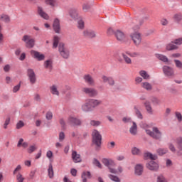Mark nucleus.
Masks as SVG:
<instances>
[{"label":"nucleus","instance_id":"51","mask_svg":"<svg viewBox=\"0 0 182 182\" xmlns=\"http://www.w3.org/2000/svg\"><path fill=\"white\" fill-rule=\"evenodd\" d=\"M77 28L79 29H83L85 28V21L83 20H79L77 21Z\"/></svg>","mask_w":182,"mask_h":182},{"label":"nucleus","instance_id":"14","mask_svg":"<svg viewBox=\"0 0 182 182\" xmlns=\"http://www.w3.org/2000/svg\"><path fill=\"white\" fill-rule=\"evenodd\" d=\"M81 110L85 112H92V107H90L89 99L85 100V102L81 105Z\"/></svg>","mask_w":182,"mask_h":182},{"label":"nucleus","instance_id":"24","mask_svg":"<svg viewBox=\"0 0 182 182\" xmlns=\"http://www.w3.org/2000/svg\"><path fill=\"white\" fill-rule=\"evenodd\" d=\"M129 133L132 136H136L137 134V124H136V122H132V125L129 128Z\"/></svg>","mask_w":182,"mask_h":182},{"label":"nucleus","instance_id":"3","mask_svg":"<svg viewBox=\"0 0 182 182\" xmlns=\"http://www.w3.org/2000/svg\"><path fill=\"white\" fill-rule=\"evenodd\" d=\"M146 134L155 140H160L163 136V133L157 127H153L152 131L146 129Z\"/></svg>","mask_w":182,"mask_h":182},{"label":"nucleus","instance_id":"36","mask_svg":"<svg viewBox=\"0 0 182 182\" xmlns=\"http://www.w3.org/2000/svg\"><path fill=\"white\" fill-rule=\"evenodd\" d=\"M156 59H159V60H161L162 62H168V58L164 55L161 54H156L155 55Z\"/></svg>","mask_w":182,"mask_h":182},{"label":"nucleus","instance_id":"53","mask_svg":"<svg viewBox=\"0 0 182 182\" xmlns=\"http://www.w3.org/2000/svg\"><path fill=\"white\" fill-rule=\"evenodd\" d=\"M140 127L142 128V129H144V130L146 131V133H147V130H150L149 129H150V125L146 124V123H141L140 124Z\"/></svg>","mask_w":182,"mask_h":182},{"label":"nucleus","instance_id":"58","mask_svg":"<svg viewBox=\"0 0 182 182\" xmlns=\"http://www.w3.org/2000/svg\"><path fill=\"white\" fill-rule=\"evenodd\" d=\"M172 43H174L175 45H182V38H179L177 39H175Z\"/></svg>","mask_w":182,"mask_h":182},{"label":"nucleus","instance_id":"31","mask_svg":"<svg viewBox=\"0 0 182 182\" xmlns=\"http://www.w3.org/2000/svg\"><path fill=\"white\" fill-rule=\"evenodd\" d=\"M144 159H146V160L149 159H150L151 160H157L156 155H154L150 152H146L144 154Z\"/></svg>","mask_w":182,"mask_h":182},{"label":"nucleus","instance_id":"2","mask_svg":"<svg viewBox=\"0 0 182 182\" xmlns=\"http://www.w3.org/2000/svg\"><path fill=\"white\" fill-rule=\"evenodd\" d=\"M58 52L60 53V56L63 58V59H69V56H70V51L69 48L65 43H60L58 45Z\"/></svg>","mask_w":182,"mask_h":182},{"label":"nucleus","instance_id":"38","mask_svg":"<svg viewBox=\"0 0 182 182\" xmlns=\"http://www.w3.org/2000/svg\"><path fill=\"white\" fill-rule=\"evenodd\" d=\"M134 109L135 110V114L138 117V119L143 120V114H141L140 110H139V107L137 106H135Z\"/></svg>","mask_w":182,"mask_h":182},{"label":"nucleus","instance_id":"28","mask_svg":"<svg viewBox=\"0 0 182 182\" xmlns=\"http://www.w3.org/2000/svg\"><path fill=\"white\" fill-rule=\"evenodd\" d=\"M135 174L136 176H141L143 174V165L137 164L135 166Z\"/></svg>","mask_w":182,"mask_h":182},{"label":"nucleus","instance_id":"22","mask_svg":"<svg viewBox=\"0 0 182 182\" xmlns=\"http://www.w3.org/2000/svg\"><path fill=\"white\" fill-rule=\"evenodd\" d=\"M50 92L51 95L53 96H58L59 97L60 95V92H59V90L58 89V87L55 85L50 87Z\"/></svg>","mask_w":182,"mask_h":182},{"label":"nucleus","instance_id":"16","mask_svg":"<svg viewBox=\"0 0 182 182\" xmlns=\"http://www.w3.org/2000/svg\"><path fill=\"white\" fill-rule=\"evenodd\" d=\"M46 5H48L52 9H55V8H58L59 6V1L58 0H44Z\"/></svg>","mask_w":182,"mask_h":182},{"label":"nucleus","instance_id":"7","mask_svg":"<svg viewBox=\"0 0 182 182\" xmlns=\"http://www.w3.org/2000/svg\"><path fill=\"white\" fill-rule=\"evenodd\" d=\"M82 92L90 97H96L99 94L96 89L92 87H84Z\"/></svg>","mask_w":182,"mask_h":182},{"label":"nucleus","instance_id":"9","mask_svg":"<svg viewBox=\"0 0 182 182\" xmlns=\"http://www.w3.org/2000/svg\"><path fill=\"white\" fill-rule=\"evenodd\" d=\"M101 79L103 83H107L109 86L113 87L114 86V85H116V82L114 81V79L112 77L102 75Z\"/></svg>","mask_w":182,"mask_h":182},{"label":"nucleus","instance_id":"4","mask_svg":"<svg viewBox=\"0 0 182 182\" xmlns=\"http://www.w3.org/2000/svg\"><path fill=\"white\" fill-rule=\"evenodd\" d=\"M21 170H22V166L21 165H18L16 168L13 171L14 176H16V182H23L25 181V177L22 173H21Z\"/></svg>","mask_w":182,"mask_h":182},{"label":"nucleus","instance_id":"37","mask_svg":"<svg viewBox=\"0 0 182 182\" xmlns=\"http://www.w3.org/2000/svg\"><path fill=\"white\" fill-rule=\"evenodd\" d=\"M177 49H178V46L174 45L173 43L166 45L167 50H177Z\"/></svg>","mask_w":182,"mask_h":182},{"label":"nucleus","instance_id":"64","mask_svg":"<svg viewBox=\"0 0 182 182\" xmlns=\"http://www.w3.org/2000/svg\"><path fill=\"white\" fill-rule=\"evenodd\" d=\"M173 18L176 22H180V20L182 19L181 14H175Z\"/></svg>","mask_w":182,"mask_h":182},{"label":"nucleus","instance_id":"45","mask_svg":"<svg viewBox=\"0 0 182 182\" xmlns=\"http://www.w3.org/2000/svg\"><path fill=\"white\" fill-rule=\"evenodd\" d=\"M177 149L182 151V137H179L176 139Z\"/></svg>","mask_w":182,"mask_h":182},{"label":"nucleus","instance_id":"5","mask_svg":"<svg viewBox=\"0 0 182 182\" xmlns=\"http://www.w3.org/2000/svg\"><path fill=\"white\" fill-rule=\"evenodd\" d=\"M130 38L136 46H139L141 43V33H139V31L132 33Z\"/></svg>","mask_w":182,"mask_h":182},{"label":"nucleus","instance_id":"55","mask_svg":"<svg viewBox=\"0 0 182 182\" xmlns=\"http://www.w3.org/2000/svg\"><path fill=\"white\" fill-rule=\"evenodd\" d=\"M151 102L154 103V105H160V100L157 99V97H152L151 98Z\"/></svg>","mask_w":182,"mask_h":182},{"label":"nucleus","instance_id":"35","mask_svg":"<svg viewBox=\"0 0 182 182\" xmlns=\"http://www.w3.org/2000/svg\"><path fill=\"white\" fill-rule=\"evenodd\" d=\"M157 154L159 156H164V154H167L168 153V149L167 148H159L156 151Z\"/></svg>","mask_w":182,"mask_h":182},{"label":"nucleus","instance_id":"60","mask_svg":"<svg viewBox=\"0 0 182 182\" xmlns=\"http://www.w3.org/2000/svg\"><path fill=\"white\" fill-rule=\"evenodd\" d=\"M58 139L59 141H63L65 140V133L63 132H60Z\"/></svg>","mask_w":182,"mask_h":182},{"label":"nucleus","instance_id":"17","mask_svg":"<svg viewBox=\"0 0 182 182\" xmlns=\"http://www.w3.org/2000/svg\"><path fill=\"white\" fill-rule=\"evenodd\" d=\"M53 28L55 33H60V21L59 18H55L53 23Z\"/></svg>","mask_w":182,"mask_h":182},{"label":"nucleus","instance_id":"6","mask_svg":"<svg viewBox=\"0 0 182 182\" xmlns=\"http://www.w3.org/2000/svg\"><path fill=\"white\" fill-rule=\"evenodd\" d=\"M22 41L23 42H25L26 48H28L29 49L35 46V39L32 38L31 36L25 35L22 38Z\"/></svg>","mask_w":182,"mask_h":182},{"label":"nucleus","instance_id":"42","mask_svg":"<svg viewBox=\"0 0 182 182\" xmlns=\"http://www.w3.org/2000/svg\"><path fill=\"white\" fill-rule=\"evenodd\" d=\"M44 67L46 69H49V70H52V60H47L44 63Z\"/></svg>","mask_w":182,"mask_h":182},{"label":"nucleus","instance_id":"49","mask_svg":"<svg viewBox=\"0 0 182 182\" xmlns=\"http://www.w3.org/2000/svg\"><path fill=\"white\" fill-rule=\"evenodd\" d=\"M175 117H176L178 122L179 123H181V122H182V114L180 113V112H175Z\"/></svg>","mask_w":182,"mask_h":182},{"label":"nucleus","instance_id":"48","mask_svg":"<svg viewBox=\"0 0 182 182\" xmlns=\"http://www.w3.org/2000/svg\"><path fill=\"white\" fill-rule=\"evenodd\" d=\"M9 123H11V117H8L7 118H6L4 124L3 125L4 129L6 130V129H8V125L9 124Z\"/></svg>","mask_w":182,"mask_h":182},{"label":"nucleus","instance_id":"18","mask_svg":"<svg viewBox=\"0 0 182 182\" xmlns=\"http://www.w3.org/2000/svg\"><path fill=\"white\" fill-rule=\"evenodd\" d=\"M85 83H87L90 86H95V80L90 75H85L83 77Z\"/></svg>","mask_w":182,"mask_h":182},{"label":"nucleus","instance_id":"15","mask_svg":"<svg viewBox=\"0 0 182 182\" xmlns=\"http://www.w3.org/2000/svg\"><path fill=\"white\" fill-rule=\"evenodd\" d=\"M88 102H90L91 110H93V109H95V107H97V106H100V105H102V101L99 100L88 99Z\"/></svg>","mask_w":182,"mask_h":182},{"label":"nucleus","instance_id":"21","mask_svg":"<svg viewBox=\"0 0 182 182\" xmlns=\"http://www.w3.org/2000/svg\"><path fill=\"white\" fill-rule=\"evenodd\" d=\"M31 53L35 59H38V60H43L45 59V55L43 54H41V53L35 50H31Z\"/></svg>","mask_w":182,"mask_h":182},{"label":"nucleus","instance_id":"33","mask_svg":"<svg viewBox=\"0 0 182 182\" xmlns=\"http://www.w3.org/2000/svg\"><path fill=\"white\" fill-rule=\"evenodd\" d=\"M70 16L73 19H77V17L79 16V13L77 12V10L76 9H72L70 11Z\"/></svg>","mask_w":182,"mask_h":182},{"label":"nucleus","instance_id":"56","mask_svg":"<svg viewBox=\"0 0 182 182\" xmlns=\"http://www.w3.org/2000/svg\"><path fill=\"white\" fill-rule=\"evenodd\" d=\"M175 65L178 69H182V63L178 60H174Z\"/></svg>","mask_w":182,"mask_h":182},{"label":"nucleus","instance_id":"1","mask_svg":"<svg viewBox=\"0 0 182 182\" xmlns=\"http://www.w3.org/2000/svg\"><path fill=\"white\" fill-rule=\"evenodd\" d=\"M92 144L95 146L96 150H100L102 146V134L99 131L94 129L92 133Z\"/></svg>","mask_w":182,"mask_h":182},{"label":"nucleus","instance_id":"39","mask_svg":"<svg viewBox=\"0 0 182 182\" xmlns=\"http://www.w3.org/2000/svg\"><path fill=\"white\" fill-rule=\"evenodd\" d=\"M132 153L133 156H140L141 154V150L137 147H133L132 149Z\"/></svg>","mask_w":182,"mask_h":182},{"label":"nucleus","instance_id":"59","mask_svg":"<svg viewBox=\"0 0 182 182\" xmlns=\"http://www.w3.org/2000/svg\"><path fill=\"white\" fill-rule=\"evenodd\" d=\"M161 24L163 26H167V25H168V20H167L166 18H162L161 20Z\"/></svg>","mask_w":182,"mask_h":182},{"label":"nucleus","instance_id":"29","mask_svg":"<svg viewBox=\"0 0 182 182\" xmlns=\"http://www.w3.org/2000/svg\"><path fill=\"white\" fill-rule=\"evenodd\" d=\"M122 56L125 63H127V65H132V58L127 55V53H122Z\"/></svg>","mask_w":182,"mask_h":182},{"label":"nucleus","instance_id":"57","mask_svg":"<svg viewBox=\"0 0 182 182\" xmlns=\"http://www.w3.org/2000/svg\"><path fill=\"white\" fill-rule=\"evenodd\" d=\"M93 164L95 166H97V167H98L99 168H102V164H100V162L97 159H94Z\"/></svg>","mask_w":182,"mask_h":182},{"label":"nucleus","instance_id":"23","mask_svg":"<svg viewBox=\"0 0 182 182\" xmlns=\"http://www.w3.org/2000/svg\"><path fill=\"white\" fill-rule=\"evenodd\" d=\"M83 35L86 38H96V32L92 30H85L83 31Z\"/></svg>","mask_w":182,"mask_h":182},{"label":"nucleus","instance_id":"54","mask_svg":"<svg viewBox=\"0 0 182 182\" xmlns=\"http://www.w3.org/2000/svg\"><path fill=\"white\" fill-rule=\"evenodd\" d=\"M109 177L110 180H112V181L120 182V179L119 178V177H117L116 176L109 175Z\"/></svg>","mask_w":182,"mask_h":182},{"label":"nucleus","instance_id":"62","mask_svg":"<svg viewBox=\"0 0 182 182\" xmlns=\"http://www.w3.org/2000/svg\"><path fill=\"white\" fill-rule=\"evenodd\" d=\"M157 182H167V180H166V178L163 176H159L157 178Z\"/></svg>","mask_w":182,"mask_h":182},{"label":"nucleus","instance_id":"30","mask_svg":"<svg viewBox=\"0 0 182 182\" xmlns=\"http://www.w3.org/2000/svg\"><path fill=\"white\" fill-rule=\"evenodd\" d=\"M144 106L146 107V110L149 114H153V108L151 107V105H150V102L146 101L144 103Z\"/></svg>","mask_w":182,"mask_h":182},{"label":"nucleus","instance_id":"12","mask_svg":"<svg viewBox=\"0 0 182 182\" xmlns=\"http://www.w3.org/2000/svg\"><path fill=\"white\" fill-rule=\"evenodd\" d=\"M68 123L72 124V126H80L82 124V121L75 117H69L68 119Z\"/></svg>","mask_w":182,"mask_h":182},{"label":"nucleus","instance_id":"20","mask_svg":"<svg viewBox=\"0 0 182 182\" xmlns=\"http://www.w3.org/2000/svg\"><path fill=\"white\" fill-rule=\"evenodd\" d=\"M38 14L43 19H46V21L49 19V15L43 11V8L41 6H38Z\"/></svg>","mask_w":182,"mask_h":182},{"label":"nucleus","instance_id":"52","mask_svg":"<svg viewBox=\"0 0 182 182\" xmlns=\"http://www.w3.org/2000/svg\"><path fill=\"white\" fill-rule=\"evenodd\" d=\"M168 147L169 149V150L171 151H172V153H176V151H177V150L176 149V146H174V144L169 143L168 144Z\"/></svg>","mask_w":182,"mask_h":182},{"label":"nucleus","instance_id":"63","mask_svg":"<svg viewBox=\"0 0 182 182\" xmlns=\"http://www.w3.org/2000/svg\"><path fill=\"white\" fill-rule=\"evenodd\" d=\"M124 123H132V118L129 117H125L122 119Z\"/></svg>","mask_w":182,"mask_h":182},{"label":"nucleus","instance_id":"32","mask_svg":"<svg viewBox=\"0 0 182 182\" xmlns=\"http://www.w3.org/2000/svg\"><path fill=\"white\" fill-rule=\"evenodd\" d=\"M24 140L23 138H21L17 144V147H23V149H26L29 144L28 142H23Z\"/></svg>","mask_w":182,"mask_h":182},{"label":"nucleus","instance_id":"43","mask_svg":"<svg viewBox=\"0 0 182 182\" xmlns=\"http://www.w3.org/2000/svg\"><path fill=\"white\" fill-rule=\"evenodd\" d=\"M82 9L84 12H89L90 11V4L89 3H84L82 6Z\"/></svg>","mask_w":182,"mask_h":182},{"label":"nucleus","instance_id":"11","mask_svg":"<svg viewBox=\"0 0 182 182\" xmlns=\"http://www.w3.org/2000/svg\"><path fill=\"white\" fill-rule=\"evenodd\" d=\"M114 35L118 42H121L122 43H123V42H126V35H124V33L122 31L117 30L115 31Z\"/></svg>","mask_w":182,"mask_h":182},{"label":"nucleus","instance_id":"61","mask_svg":"<svg viewBox=\"0 0 182 182\" xmlns=\"http://www.w3.org/2000/svg\"><path fill=\"white\" fill-rule=\"evenodd\" d=\"M23 126H25V124L23 123V122L19 121L16 124V129H22V127H23Z\"/></svg>","mask_w":182,"mask_h":182},{"label":"nucleus","instance_id":"46","mask_svg":"<svg viewBox=\"0 0 182 182\" xmlns=\"http://www.w3.org/2000/svg\"><path fill=\"white\" fill-rule=\"evenodd\" d=\"M0 19H2V21H4V22H10L11 21V17H9V16H8L6 14H2L0 16Z\"/></svg>","mask_w":182,"mask_h":182},{"label":"nucleus","instance_id":"50","mask_svg":"<svg viewBox=\"0 0 182 182\" xmlns=\"http://www.w3.org/2000/svg\"><path fill=\"white\" fill-rule=\"evenodd\" d=\"M90 124L91 126H95V127H97V126H100L101 122L100 121L91 120Z\"/></svg>","mask_w":182,"mask_h":182},{"label":"nucleus","instance_id":"10","mask_svg":"<svg viewBox=\"0 0 182 182\" xmlns=\"http://www.w3.org/2000/svg\"><path fill=\"white\" fill-rule=\"evenodd\" d=\"M163 72H164L165 76H167L168 77H174V70L169 66H167V65L164 66Z\"/></svg>","mask_w":182,"mask_h":182},{"label":"nucleus","instance_id":"19","mask_svg":"<svg viewBox=\"0 0 182 182\" xmlns=\"http://www.w3.org/2000/svg\"><path fill=\"white\" fill-rule=\"evenodd\" d=\"M71 157L74 163H80L82 161V158L80 157V154H77L76 151H72Z\"/></svg>","mask_w":182,"mask_h":182},{"label":"nucleus","instance_id":"40","mask_svg":"<svg viewBox=\"0 0 182 182\" xmlns=\"http://www.w3.org/2000/svg\"><path fill=\"white\" fill-rule=\"evenodd\" d=\"M48 177L50 178H53V166H52V164H50L48 166Z\"/></svg>","mask_w":182,"mask_h":182},{"label":"nucleus","instance_id":"27","mask_svg":"<svg viewBox=\"0 0 182 182\" xmlns=\"http://www.w3.org/2000/svg\"><path fill=\"white\" fill-rule=\"evenodd\" d=\"M141 87L145 90L150 92V90H153V85H151L149 82H144L141 84Z\"/></svg>","mask_w":182,"mask_h":182},{"label":"nucleus","instance_id":"34","mask_svg":"<svg viewBox=\"0 0 182 182\" xmlns=\"http://www.w3.org/2000/svg\"><path fill=\"white\" fill-rule=\"evenodd\" d=\"M60 41V38L58 36H55L53 38V49H56L58 46H59V41Z\"/></svg>","mask_w":182,"mask_h":182},{"label":"nucleus","instance_id":"13","mask_svg":"<svg viewBox=\"0 0 182 182\" xmlns=\"http://www.w3.org/2000/svg\"><path fill=\"white\" fill-rule=\"evenodd\" d=\"M146 168L148 170H151V171H157L159 170V164H157L154 161H151L149 163L146 164Z\"/></svg>","mask_w":182,"mask_h":182},{"label":"nucleus","instance_id":"26","mask_svg":"<svg viewBox=\"0 0 182 182\" xmlns=\"http://www.w3.org/2000/svg\"><path fill=\"white\" fill-rule=\"evenodd\" d=\"M102 163L106 166L107 167L109 168V170H110V166H114V161L110 159H102Z\"/></svg>","mask_w":182,"mask_h":182},{"label":"nucleus","instance_id":"25","mask_svg":"<svg viewBox=\"0 0 182 182\" xmlns=\"http://www.w3.org/2000/svg\"><path fill=\"white\" fill-rule=\"evenodd\" d=\"M81 178L82 182H87V180L92 178V175L90 171H84L81 175Z\"/></svg>","mask_w":182,"mask_h":182},{"label":"nucleus","instance_id":"41","mask_svg":"<svg viewBox=\"0 0 182 182\" xmlns=\"http://www.w3.org/2000/svg\"><path fill=\"white\" fill-rule=\"evenodd\" d=\"M123 172V168L122 166H119L117 170L109 168V173H112L113 174H117V173H122Z\"/></svg>","mask_w":182,"mask_h":182},{"label":"nucleus","instance_id":"44","mask_svg":"<svg viewBox=\"0 0 182 182\" xmlns=\"http://www.w3.org/2000/svg\"><path fill=\"white\" fill-rule=\"evenodd\" d=\"M139 75H140V76H141V77H143V79H145V80L150 79V75H149L147 72H146L144 70H141L139 72Z\"/></svg>","mask_w":182,"mask_h":182},{"label":"nucleus","instance_id":"8","mask_svg":"<svg viewBox=\"0 0 182 182\" xmlns=\"http://www.w3.org/2000/svg\"><path fill=\"white\" fill-rule=\"evenodd\" d=\"M27 76L28 77V80L31 85H35V83H36V75L35 74V71H33V69H28Z\"/></svg>","mask_w":182,"mask_h":182},{"label":"nucleus","instance_id":"47","mask_svg":"<svg viewBox=\"0 0 182 182\" xmlns=\"http://www.w3.org/2000/svg\"><path fill=\"white\" fill-rule=\"evenodd\" d=\"M36 145H31L28 149L27 151L29 153V154H31V153H33L36 150Z\"/></svg>","mask_w":182,"mask_h":182}]
</instances>
